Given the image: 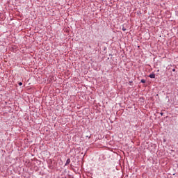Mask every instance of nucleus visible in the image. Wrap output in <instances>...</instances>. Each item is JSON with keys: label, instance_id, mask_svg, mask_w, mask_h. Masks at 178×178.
Listing matches in <instances>:
<instances>
[{"label": "nucleus", "instance_id": "obj_6", "mask_svg": "<svg viewBox=\"0 0 178 178\" xmlns=\"http://www.w3.org/2000/svg\"><path fill=\"white\" fill-rule=\"evenodd\" d=\"M175 70H176L174 69V70H172V72H175Z\"/></svg>", "mask_w": 178, "mask_h": 178}, {"label": "nucleus", "instance_id": "obj_1", "mask_svg": "<svg viewBox=\"0 0 178 178\" xmlns=\"http://www.w3.org/2000/svg\"><path fill=\"white\" fill-rule=\"evenodd\" d=\"M149 77H150V79H155V74H149Z\"/></svg>", "mask_w": 178, "mask_h": 178}, {"label": "nucleus", "instance_id": "obj_5", "mask_svg": "<svg viewBox=\"0 0 178 178\" xmlns=\"http://www.w3.org/2000/svg\"><path fill=\"white\" fill-rule=\"evenodd\" d=\"M18 84H19V86H23V83H22V82H19Z\"/></svg>", "mask_w": 178, "mask_h": 178}, {"label": "nucleus", "instance_id": "obj_2", "mask_svg": "<svg viewBox=\"0 0 178 178\" xmlns=\"http://www.w3.org/2000/svg\"><path fill=\"white\" fill-rule=\"evenodd\" d=\"M70 163V159H67L65 165H69Z\"/></svg>", "mask_w": 178, "mask_h": 178}, {"label": "nucleus", "instance_id": "obj_3", "mask_svg": "<svg viewBox=\"0 0 178 178\" xmlns=\"http://www.w3.org/2000/svg\"><path fill=\"white\" fill-rule=\"evenodd\" d=\"M122 31H126V28L124 26L122 27Z\"/></svg>", "mask_w": 178, "mask_h": 178}, {"label": "nucleus", "instance_id": "obj_4", "mask_svg": "<svg viewBox=\"0 0 178 178\" xmlns=\"http://www.w3.org/2000/svg\"><path fill=\"white\" fill-rule=\"evenodd\" d=\"M140 81H141V83H145V79H142Z\"/></svg>", "mask_w": 178, "mask_h": 178}]
</instances>
